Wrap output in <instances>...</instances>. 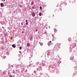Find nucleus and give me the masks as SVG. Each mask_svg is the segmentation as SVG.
I'll use <instances>...</instances> for the list:
<instances>
[{
  "mask_svg": "<svg viewBox=\"0 0 77 77\" xmlns=\"http://www.w3.org/2000/svg\"><path fill=\"white\" fill-rule=\"evenodd\" d=\"M47 54L48 56H50L51 55V56H50V57H52L54 56V52H53L52 50H51L50 51L48 52Z\"/></svg>",
  "mask_w": 77,
  "mask_h": 77,
  "instance_id": "obj_1",
  "label": "nucleus"
},
{
  "mask_svg": "<svg viewBox=\"0 0 77 77\" xmlns=\"http://www.w3.org/2000/svg\"><path fill=\"white\" fill-rule=\"evenodd\" d=\"M54 50H55V51H57V50H58V46H55L54 47Z\"/></svg>",
  "mask_w": 77,
  "mask_h": 77,
  "instance_id": "obj_5",
  "label": "nucleus"
},
{
  "mask_svg": "<svg viewBox=\"0 0 77 77\" xmlns=\"http://www.w3.org/2000/svg\"><path fill=\"white\" fill-rule=\"evenodd\" d=\"M75 54L76 56H77V54Z\"/></svg>",
  "mask_w": 77,
  "mask_h": 77,
  "instance_id": "obj_60",
  "label": "nucleus"
},
{
  "mask_svg": "<svg viewBox=\"0 0 77 77\" xmlns=\"http://www.w3.org/2000/svg\"><path fill=\"white\" fill-rule=\"evenodd\" d=\"M23 30H25V29H23Z\"/></svg>",
  "mask_w": 77,
  "mask_h": 77,
  "instance_id": "obj_62",
  "label": "nucleus"
},
{
  "mask_svg": "<svg viewBox=\"0 0 77 77\" xmlns=\"http://www.w3.org/2000/svg\"><path fill=\"white\" fill-rule=\"evenodd\" d=\"M21 24L22 25H23V22H21Z\"/></svg>",
  "mask_w": 77,
  "mask_h": 77,
  "instance_id": "obj_41",
  "label": "nucleus"
},
{
  "mask_svg": "<svg viewBox=\"0 0 77 77\" xmlns=\"http://www.w3.org/2000/svg\"><path fill=\"white\" fill-rule=\"evenodd\" d=\"M64 5H65V6H66V4L64 3Z\"/></svg>",
  "mask_w": 77,
  "mask_h": 77,
  "instance_id": "obj_50",
  "label": "nucleus"
},
{
  "mask_svg": "<svg viewBox=\"0 0 77 77\" xmlns=\"http://www.w3.org/2000/svg\"><path fill=\"white\" fill-rule=\"evenodd\" d=\"M4 36L5 37H8V35L7 33H4Z\"/></svg>",
  "mask_w": 77,
  "mask_h": 77,
  "instance_id": "obj_9",
  "label": "nucleus"
},
{
  "mask_svg": "<svg viewBox=\"0 0 77 77\" xmlns=\"http://www.w3.org/2000/svg\"><path fill=\"white\" fill-rule=\"evenodd\" d=\"M2 29H4L5 28L4 27H2Z\"/></svg>",
  "mask_w": 77,
  "mask_h": 77,
  "instance_id": "obj_54",
  "label": "nucleus"
},
{
  "mask_svg": "<svg viewBox=\"0 0 77 77\" xmlns=\"http://www.w3.org/2000/svg\"><path fill=\"white\" fill-rule=\"evenodd\" d=\"M36 72L35 71H34V74H36Z\"/></svg>",
  "mask_w": 77,
  "mask_h": 77,
  "instance_id": "obj_36",
  "label": "nucleus"
},
{
  "mask_svg": "<svg viewBox=\"0 0 77 77\" xmlns=\"http://www.w3.org/2000/svg\"><path fill=\"white\" fill-rule=\"evenodd\" d=\"M31 14L32 15V17H34L35 16V15H36V14L35 13V12H33L32 13H31Z\"/></svg>",
  "mask_w": 77,
  "mask_h": 77,
  "instance_id": "obj_6",
  "label": "nucleus"
},
{
  "mask_svg": "<svg viewBox=\"0 0 77 77\" xmlns=\"http://www.w3.org/2000/svg\"><path fill=\"white\" fill-rule=\"evenodd\" d=\"M35 8V5H34L32 7V8L33 9H34Z\"/></svg>",
  "mask_w": 77,
  "mask_h": 77,
  "instance_id": "obj_13",
  "label": "nucleus"
},
{
  "mask_svg": "<svg viewBox=\"0 0 77 77\" xmlns=\"http://www.w3.org/2000/svg\"><path fill=\"white\" fill-rule=\"evenodd\" d=\"M6 57L5 56H4V57H3V58H4V59H5V58H6Z\"/></svg>",
  "mask_w": 77,
  "mask_h": 77,
  "instance_id": "obj_40",
  "label": "nucleus"
},
{
  "mask_svg": "<svg viewBox=\"0 0 77 77\" xmlns=\"http://www.w3.org/2000/svg\"><path fill=\"white\" fill-rule=\"evenodd\" d=\"M6 54H8V55H9V51H8L7 52H6Z\"/></svg>",
  "mask_w": 77,
  "mask_h": 77,
  "instance_id": "obj_22",
  "label": "nucleus"
},
{
  "mask_svg": "<svg viewBox=\"0 0 77 77\" xmlns=\"http://www.w3.org/2000/svg\"><path fill=\"white\" fill-rule=\"evenodd\" d=\"M48 71L50 72L51 73H53L54 72V70H55V69L54 67H49L48 69Z\"/></svg>",
  "mask_w": 77,
  "mask_h": 77,
  "instance_id": "obj_2",
  "label": "nucleus"
},
{
  "mask_svg": "<svg viewBox=\"0 0 77 77\" xmlns=\"http://www.w3.org/2000/svg\"><path fill=\"white\" fill-rule=\"evenodd\" d=\"M0 43H1V44H3V45H4V44H5V42H3V41H1L0 42Z\"/></svg>",
  "mask_w": 77,
  "mask_h": 77,
  "instance_id": "obj_11",
  "label": "nucleus"
},
{
  "mask_svg": "<svg viewBox=\"0 0 77 77\" xmlns=\"http://www.w3.org/2000/svg\"><path fill=\"white\" fill-rule=\"evenodd\" d=\"M28 22V20H25L26 23H27Z\"/></svg>",
  "mask_w": 77,
  "mask_h": 77,
  "instance_id": "obj_35",
  "label": "nucleus"
},
{
  "mask_svg": "<svg viewBox=\"0 0 77 77\" xmlns=\"http://www.w3.org/2000/svg\"><path fill=\"white\" fill-rule=\"evenodd\" d=\"M72 48H74V47H75V45H73L72 46Z\"/></svg>",
  "mask_w": 77,
  "mask_h": 77,
  "instance_id": "obj_21",
  "label": "nucleus"
},
{
  "mask_svg": "<svg viewBox=\"0 0 77 77\" xmlns=\"http://www.w3.org/2000/svg\"><path fill=\"white\" fill-rule=\"evenodd\" d=\"M12 47H13V48H15V47H16V45H15V44L12 45Z\"/></svg>",
  "mask_w": 77,
  "mask_h": 77,
  "instance_id": "obj_12",
  "label": "nucleus"
},
{
  "mask_svg": "<svg viewBox=\"0 0 77 77\" xmlns=\"http://www.w3.org/2000/svg\"><path fill=\"white\" fill-rule=\"evenodd\" d=\"M55 38H55V37H53L52 41H54L55 40Z\"/></svg>",
  "mask_w": 77,
  "mask_h": 77,
  "instance_id": "obj_26",
  "label": "nucleus"
},
{
  "mask_svg": "<svg viewBox=\"0 0 77 77\" xmlns=\"http://www.w3.org/2000/svg\"><path fill=\"white\" fill-rule=\"evenodd\" d=\"M43 75V73L42 72H41L40 73V75Z\"/></svg>",
  "mask_w": 77,
  "mask_h": 77,
  "instance_id": "obj_24",
  "label": "nucleus"
},
{
  "mask_svg": "<svg viewBox=\"0 0 77 77\" xmlns=\"http://www.w3.org/2000/svg\"><path fill=\"white\" fill-rule=\"evenodd\" d=\"M54 32H55V33H56V32L57 31L56 30V29L54 28Z\"/></svg>",
  "mask_w": 77,
  "mask_h": 77,
  "instance_id": "obj_19",
  "label": "nucleus"
},
{
  "mask_svg": "<svg viewBox=\"0 0 77 77\" xmlns=\"http://www.w3.org/2000/svg\"><path fill=\"white\" fill-rule=\"evenodd\" d=\"M49 60H52V58H50Z\"/></svg>",
  "mask_w": 77,
  "mask_h": 77,
  "instance_id": "obj_42",
  "label": "nucleus"
},
{
  "mask_svg": "<svg viewBox=\"0 0 77 77\" xmlns=\"http://www.w3.org/2000/svg\"><path fill=\"white\" fill-rule=\"evenodd\" d=\"M11 67H12V68H13V67H14V66H13V65H12Z\"/></svg>",
  "mask_w": 77,
  "mask_h": 77,
  "instance_id": "obj_51",
  "label": "nucleus"
},
{
  "mask_svg": "<svg viewBox=\"0 0 77 77\" xmlns=\"http://www.w3.org/2000/svg\"><path fill=\"white\" fill-rule=\"evenodd\" d=\"M69 52H72V48H70Z\"/></svg>",
  "mask_w": 77,
  "mask_h": 77,
  "instance_id": "obj_25",
  "label": "nucleus"
},
{
  "mask_svg": "<svg viewBox=\"0 0 77 77\" xmlns=\"http://www.w3.org/2000/svg\"><path fill=\"white\" fill-rule=\"evenodd\" d=\"M19 53H20V54H21V51H19Z\"/></svg>",
  "mask_w": 77,
  "mask_h": 77,
  "instance_id": "obj_38",
  "label": "nucleus"
},
{
  "mask_svg": "<svg viewBox=\"0 0 77 77\" xmlns=\"http://www.w3.org/2000/svg\"><path fill=\"white\" fill-rule=\"evenodd\" d=\"M2 32V29L0 28V32Z\"/></svg>",
  "mask_w": 77,
  "mask_h": 77,
  "instance_id": "obj_28",
  "label": "nucleus"
},
{
  "mask_svg": "<svg viewBox=\"0 0 77 77\" xmlns=\"http://www.w3.org/2000/svg\"><path fill=\"white\" fill-rule=\"evenodd\" d=\"M38 77H41V76H38Z\"/></svg>",
  "mask_w": 77,
  "mask_h": 77,
  "instance_id": "obj_63",
  "label": "nucleus"
},
{
  "mask_svg": "<svg viewBox=\"0 0 77 77\" xmlns=\"http://www.w3.org/2000/svg\"><path fill=\"white\" fill-rule=\"evenodd\" d=\"M59 45H60L59 44L58 45V46H59Z\"/></svg>",
  "mask_w": 77,
  "mask_h": 77,
  "instance_id": "obj_58",
  "label": "nucleus"
},
{
  "mask_svg": "<svg viewBox=\"0 0 77 77\" xmlns=\"http://www.w3.org/2000/svg\"><path fill=\"white\" fill-rule=\"evenodd\" d=\"M20 55L19 54V55H18V57H20Z\"/></svg>",
  "mask_w": 77,
  "mask_h": 77,
  "instance_id": "obj_57",
  "label": "nucleus"
},
{
  "mask_svg": "<svg viewBox=\"0 0 77 77\" xmlns=\"http://www.w3.org/2000/svg\"><path fill=\"white\" fill-rule=\"evenodd\" d=\"M29 9H32V8H30L29 7Z\"/></svg>",
  "mask_w": 77,
  "mask_h": 77,
  "instance_id": "obj_59",
  "label": "nucleus"
},
{
  "mask_svg": "<svg viewBox=\"0 0 77 77\" xmlns=\"http://www.w3.org/2000/svg\"><path fill=\"white\" fill-rule=\"evenodd\" d=\"M39 43L40 44V45H41V46H42L43 45V43H41L40 42H39Z\"/></svg>",
  "mask_w": 77,
  "mask_h": 77,
  "instance_id": "obj_16",
  "label": "nucleus"
},
{
  "mask_svg": "<svg viewBox=\"0 0 77 77\" xmlns=\"http://www.w3.org/2000/svg\"><path fill=\"white\" fill-rule=\"evenodd\" d=\"M52 37L53 38L54 37V35H52Z\"/></svg>",
  "mask_w": 77,
  "mask_h": 77,
  "instance_id": "obj_46",
  "label": "nucleus"
},
{
  "mask_svg": "<svg viewBox=\"0 0 77 77\" xmlns=\"http://www.w3.org/2000/svg\"><path fill=\"white\" fill-rule=\"evenodd\" d=\"M56 74H59V72L58 71V70L57 71V72H56Z\"/></svg>",
  "mask_w": 77,
  "mask_h": 77,
  "instance_id": "obj_29",
  "label": "nucleus"
},
{
  "mask_svg": "<svg viewBox=\"0 0 77 77\" xmlns=\"http://www.w3.org/2000/svg\"><path fill=\"white\" fill-rule=\"evenodd\" d=\"M30 43H28L27 44V46L28 47L30 46Z\"/></svg>",
  "mask_w": 77,
  "mask_h": 77,
  "instance_id": "obj_17",
  "label": "nucleus"
},
{
  "mask_svg": "<svg viewBox=\"0 0 77 77\" xmlns=\"http://www.w3.org/2000/svg\"><path fill=\"white\" fill-rule=\"evenodd\" d=\"M29 67H30L31 66H32V64H30L29 65Z\"/></svg>",
  "mask_w": 77,
  "mask_h": 77,
  "instance_id": "obj_31",
  "label": "nucleus"
},
{
  "mask_svg": "<svg viewBox=\"0 0 77 77\" xmlns=\"http://www.w3.org/2000/svg\"><path fill=\"white\" fill-rule=\"evenodd\" d=\"M48 44L49 47H50L51 45V43H48Z\"/></svg>",
  "mask_w": 77,
  "mask_h": 77,
  "instance_id": "obj_20",
  "label": "nucleus"
},
{
  "mask_svg": "<svg viewBox=\"0 0 77 77\" xmlns=\"http://www.w3.org/2000/svg\"><path fill=\"white\" fill-rule=\"evenodd\" d=\"M22 48V47H19V49H20V50H21Z\"/></svg>",
  "mask_w": 77,
  "mask_h": 77,
  "instance_id": "obj_33",
  "label": "nucleus"
},
{
  "mask_svg": "<svg viewBox=\"0 0 77 77\" xmlns=\"http://www.w3.org/2000/svg\"><path fill=\"white\" fill-rule=\"evenodd\" d=\"M10 77H12V75H10Z\"/></svg>",
  "mask_w": 77,
  "mask_h": 77,
  "instance_id": "obj_48",
  "label": "nucleus"
},
{
  "mask_svg": "<svg viewBox=\"0 0 77 77\" xmlns=\"http://www.w3.org/2000/svg\"><path fill=\"white\" fill-rule=\"evenodd\" d=\"M22 33H24V32L23 31L22 32Z\"/></svg>",
  "mask_w": 77,
  "mask_h": 77,
  "instance_id": "obj_56",
  "label": "nucleus"
},
{
  "mask_svg": "<svg viewBox=\"0 0 77 77\" xmlns=\"http://www.w3.org/2000/svg\"><path fill=\"white\" fill-rule=\"evenodd\" d=\"M39 69L37 68V71H39Z\"/></svg>",
  "mask_w": 77,
  "mask_h": 77,
  "instance_id": "obj_43",
  "label": "nucleus"
},
{
  "mask_svg": "<svg viewBox=\"0 0 77 77\" xmlns=\"http://www.w3.org/2000/svg\"><path fill=\"white\" fill-rule=\"evenodd\" d=\"M41 65H42L43 66H45V63L44 62H42Z\"/></svg>",
  "mask_w": 77,
  "mask_h": 77,
  "instance_id": "obj_8",
  "label": "nucleus"
},
{
  "mask_svg": "<svg viewBox=\"0 0 77 77\" xmlns=\"http://www.w3.org/2000/svg\"><path fill=\"white\" fill-rule=\"evenodd\" d=\"M39 63V62H37L36 63H32V65L33 66H38V64Z\"/></svg>",
  "mask_w": 77,
  "mask_h": 77,
  "instance_id": "obj_4",
  "label": "nucleus"
},
{
  "mask_svg": "<svg viewBox=\"0 0 77 77\" xmlns=\"http://www.w3.org/2000/svg\"><path fill=\"white\" fill-rule=\"evenodd\" d=\"M34 5V2L33 1H32L31 2V5Z\"/></svg>",
  "mask_w": 77,
  "mask_h": 77,
  "instance_id": "obj_15",
  "label": "nucleus"
},
{
  "mask_svg": "<svg viewBox=\"0 0 77 77\" xmlns=\"http://www.w3.org/2000/svg\"><path fill=\"white\" fill-rule=\"evenodd\" d=\"M19 7H22L21 5H20Z\"/></svg>",
  "mask_w": 77,
  "mask_h": 77,
  "instance_id": "obj_55",
  "label": "nucleus"
},
{
  "mask_svg": "<svg viewBox=\"0 0 77 77\" xmlns=\"http://www.w3.org/2000/svg\"><path fill=\"white\" fill-rule=\"evenodd\" d=\"M28 24V22H26V25H27V24Z\"/></svg>",
  "mask_w": 77,
  "mask_h": 77,
  "instance_id": "obj_44",
  "label": "nucleus"
},
{
  "mask_svg": "<svg viewBox=\"0 0 77 77\" xmlns=\"http://www.w3.org/2000/svg\"><path fill=\"white\" fill-rule=\"evenodd\" d=\"M35 77H37V76H35Z\"/></svg>",
  "mask_w": 77,
  "mask_h": 77,
  "instance_id": "obj_61",
  "label": "nucleus"
},
{
  "mask_svg": "<svg viewBox=\"0 0 77 77\" xmlns=\"http://www.w3.org/2000/svg\"><path fill=\"white\" fill-rule=\"evenodd\" d=\"M35 32H37L38 31V29H36V28L35 29Z\"/></svg>",
  "mask_w": 77,
  "mask_h": 77,
  "instance_id": "obj_32",
  "label": "nucleus"
},
{
  "mask_svg": "<svg viewBox=\"0 0 77 77\" xmlns=\"http://www.w3.org/2000/svg\"><path fill=\"white\" fill-rule=\"evenodd\" d=\"M13 73H14V74H15L16 73L15 72V71L14 70L13 71Z\"/></svg>",
  "mask_w": 77,
  "mask_h": 77,
  "instance_id": "obj_30",
  "label": "nucleus"
},
{
  "mask_svg": "<svg viewBox=\"0 0 77 77\" xmlns=\"http://www.w3.org/2000/svg\"><path fill=\"white\" fill-rule=\"evenodd\" d=\"M53 17H54V15H53Z\"/></svg>",
  "mask_w": 77,
  "mask_h": 77,
  "instance_id": "obj_64",
  "label": "nucleus"
},
{
  "mask_svg": "<svg viewBox=\"0 0 77 77\" xmlns=\"http://www.w3.org/2000/svg\"><path fill=\"white\" fill-rule=\"evenodd\" d=\"M68 41L70 42L71 41V38H69L68 39Z\"/></svg>",
  "mask_w": 77,
  "mask_h": 77,
  "instance_id": "obj_14",
  "label": "nucleus"
},
{
  "mask_svg": "<svg viewBox=\"0 0 77 77\" xmlns=\"http://www.w3.org/2000/svg\"><path fill=\"white\" fill-rule=\"evenodd\" d=\"M57 57H59V56L58 55L57 56Z\"/></svg>",
  "mask_w": 77,
  "mask_h": 77,
  "instance_id": "obj_52",
  "label": "nucleus"
},
{
  "mask_svg": "<svg viewBox=\"0 0 77 77\" xmlns=\"http://www.w3.org/2000/svg\"><path fill=\"white\" fill-rule=\"evenodd\" d=\"M20 66L21 68V72H23L24 71V66L20 64L19 66Z\"/></svg>",
  "mask_w": 77,
  "mask_h": 77,
  "instance_id": "obj_3",
  "label": "nucleus"
},
{
  "mask_svg": "<svg viewBox=\"0 0 77 77\" xmlns=\"http://www.w3.org/2000/svg\"><path fill=\"white\" fill-rule=\"evenodd\" d=\"M33 36L32 35H31L30 37H29V39L31 41H32V40H33Z\"/></svg>",
  "mask_w": 77,
  "mask_h": 77,
  "instance_id": "obj_7",
  "label": "nucleus"
},
{
  "mask_svg": "<svg viewBox=\"0 0 77 77\" xmlns=\"http://www.w3.org/2000/svg\"><path fill=\"white\" fill-rule=\"evenodd\" d=\"M40 10H42V6H40Z\"/></svg>",
  "mask_w": 77,
  "mask_h": 77,
  "instance_id": "obj_34",
  "label": "nucleus"
},
{
  "mask_svg": "<svg viewBox=\"0 0 77 77\" xmlns=\"http://www.w3.org/2000/svg\"><path fill=\"white\" fill-rule=\"evenodd\" d=\"M1 7H3V3H1Z\"/></svg>",
  "mask_w": 77,
  "mask_h": 77,
  "instance_id": "obj_18",
  "label": "nucleus"
},
{
  "mask_svg": "<svg viewBox=\"0 0 77 77\" xmlns=\"http://www.w3.org/2000/svg\"><path fill=\"white\" fill-rule=\"evenodd\" d=\"M3 2H5V0H2Z\"/></svg>",
  "mask_w": 77,
  "mask_h": 77,
  "instance_id": "obj_53",
  "label": "nucleus"
},
{
  "mask_svg": "<svg viewBox=\"0 0 77 77\" xmlns=\"http://www.w3.org/2000/svg\"><path fill=\"white\" fill-rule=\"evenodd\" d=\"M23 28H26V27H25L24 26H23Z\"/></svg>",
  "mask_w": 77,
  "mask_h": 77,
  "instance_id": "obj_47",
  "label": "nucleus"
},
{
  "mask_svg": "<svg viewBox=\"0 0 77 77\" xmlns=\"http://www.w3.org/2000/svg\"><path fill=\"white\" fill-rule=\"evenodd\" d=\"M2 50H4V48H3V46H2Z\"/></svg>",
  "mask_w": 77,
  "mask_h": 77,
  "instance_id": "obj_37",
  "label": "nucleus"
},
{
  "mask_svg": "<svg viewBox=\"0 0 77 77\" xmlns=\"http://www.w3.org/2000/svg\"><path fill=\"white\" fill-rule=\"evenodd\" d=\"M19 67V65H17L16 66V68H18Z\"/></svg>",
  "mask_w": 77,
  "mask_h": 77,
  "instance_id": "obj_23",
  "label": "nucleus"
},
{
  "mask_svg": "<svg viewBox=\"0 0 77 77\" xmlns=\"http://www.w3.org/2000/svg\"><path fill=\"white\" fill-rule=\"evenodd\" d=\"M27 72V70H26L25 72V73H26V72Z\"/></svg>",
  "mask_w": 77,
  "mask_h": 77,
  "instance_id": "obj_39",
  "label": "nucleus"
},
{
  "mask_svg": "<svg viewBox=\"0 0 77 77\" xmlns=\"http://www.w3.org/2000/svg\"><path fill=\"white\" fill-rule=\"evenodd\" d=\"M45 34H46L47 33V32L45 31Z\"/></svg>",
  "mask_w": 77,
  "mask_h": 77,
  "instance_id": "obj_49",
  "label": "nucleus"
},
{
  "mask_svg": "<svg viewBox=\"0 0 77 77\" xmlns=\"http://www.w3.org/2000/svg\"><path fill=\"white\" fill-rule=\"evenodd\" d=\"M73 59H74V56H71L70 59V60H72Z\"/></svg>",
  "mask_w": 77,
  "mask_h": 77,
  "instance_id": "obj_10",
  "label": "nucleus"
},
{
  "mask_svg": "<svg viewBox=\"0 0 77 77\" xmlns=\"http://www.w3.org/2000/svg\"><path fill=\"white\" fill-rule=\"evenodd\" d=\"M39 16H42V14L41 13H40L39 14Z\"/></svg>",
  "mask_w": 77,
  "mask_h": 77,
  "instance_id": "obj_27",
  "label": "nucleus"
},
{
  "mask_svg": "<svg viewBox=\"0 0 77 77\" xmlns=\"http://www.w3.org/2000/svg\"><path fill=\"white\" fill-rule=\"evenodd\" d=\"M51 41H50L49 42H48V43H50V44H51Z\"/></svg>",
  "mask_w": 77,
  "mask_h": 77,
  "instance_id": "obj_45",
  "label": "nucleus"
}]
</instances>
